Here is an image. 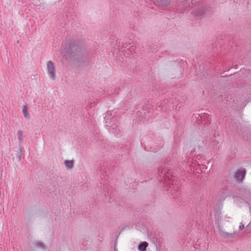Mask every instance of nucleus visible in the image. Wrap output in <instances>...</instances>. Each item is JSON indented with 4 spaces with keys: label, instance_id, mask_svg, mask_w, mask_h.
I'll return each instance as SVG.
<instances>
[{
    "label": "nucleus",
    "instance_id": "6e6552de",
    "mask_svg": "<svg viewBox=\"0 0 251 251\" xmlns=\"http://www.w3.org/2000/svg\"><path fill=\"white\" fill-rule=\"evenodd\" d=\"M244 228V225H240V226H239V228H240V229H241V230H242V229H243Z\"/></svg>",
    "mask_w": 251,
    "mask_h": 251
},
{
    "label": "nucleus",
    "instance_id": "39448f33",
    "mask_svg": "<svg viewBox=\"0 0 251 251\" xmlns=\"http://www.w3.org/2000/svg\"><path fill=\"white\" fill-rule=\"evenodd\" d=\"M148 244L146 242H142L138 246V250L139 251H145Z\"/></svg>",
    "mask_w": 251,
    "mask_h": 251
},
{
    "label": "nucleus",
    "instance_id": "423d86ee",
    "mask_svg": "<svg viewBox=\"0 0 251 251\" xmlns=\"http://www.w3.org/2000/svg\"><path fill=\"white\" fill-rule=\"evenodd\" d=\"M22 111H23L24 117L26 119H29L30 118V115L27 112V107L26 105H25L23 107Z\"/></svg>",
    "mask_w": 251,
    "mask_h": 251
},
{
    "label": "nucleus",
    "instance_id": "7ed1b4c3",
    "mask_svg": "<svg viewBox=\"0 0 251 251\" xmlns=\"http://www.w3.org/2000/svg\"><path fill=\"white\" fill-rule=\"evenodd\" d=\"M246 173V170L244 169L238 170L235 175V178L237 181H242L245 176Z\"/></svg>",
    "mask_w": 251,
    "mask_h": 251
},
{
    "label": "nucleus",
    "instance_id": "f03ea898",
    "mask_svg": "<svg viewBox=\"0 0 251 251\" xmlns=\"http://www.w3.org/2000/svg\"><path fill=\"white\" fill-rule=\"evenodd\" d=\"M47 70L50 79L53 80L55 78V68L54 63L51 61L47 63Z\"/></svg>",
    "mask_w": 251,
    "mask_h": 251
},
{
    "label": "nucleus",
    "instance_id": "0eeeda50",
    "mask_svg": "<svg viewBox=\"0 0 251 251\" xmlns=\"http://www.w3.org/2000/svg\"><path fill=\"white\" fill-rule=\"evenodd\" d=\"M17 137L19 141L21 142L23 140V134L21 131L17 132Z\"/></svg>",
    "mask_w": 251,
    "mask_h": 251
},
{
    "label": "nucleus",
    "instance_id": "20e7f679",
    "mask_svg": "<svg viewBox=\"0 0 251 251\" xmlns=\"http://www.w3.org/2000/svg\"><path fill=\"white\" fill-rule=\"evenodd\" d=\"M64 165L65 167L67 169H72L74 166V160H65L64 161Z\"/></svg>",
    "mask_w": 251,
    "mask_h": 251
},
{
    "label": "nucleus",
    "instance_id": "f257e3e1",
    "mask_svg": "<svg viewBox=\"0 0 251 251\" xmlns=\"http://www.w3.org/2000/svg\"><path fill=\"white\" fill-rule=\"evenodd\" d=\"M230 217L227 215L221 216V213H219L217 215V221L219 225L220 234L222 236L224 237H228L231 236V234L226 232H224L221 229L222 226H225L227 223L230 222Z\"/></svg>",
    "mask_w": 251,
    "mask_h": 251
}]
</instances>
